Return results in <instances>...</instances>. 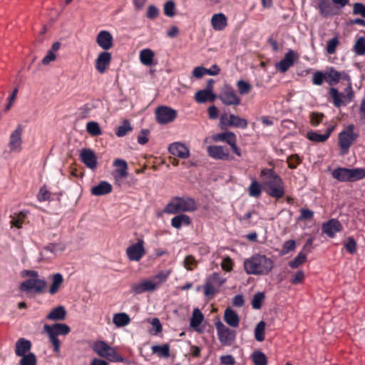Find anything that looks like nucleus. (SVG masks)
<instances>
[{
  "label": "nucleus",
  "instance_id": "1",
  "mask_svg": "<svg viewBox=\"0 0 365 365\" xmlns=\"http://www.w3.org/2000/svg\"><path fill=\"white\" fill-rule=\"evenodd\" d=\"M260 177L267 187V193L272 197L280 199L285 193L284 183L282 178L273 169L264 168L261 170Z\"/></svg>",
  "mask_w": 365,
  "mask_h": 365
},
{
  "label": "nucleus",
  "instance_id": "2",
  "mask_svg": "<svg viewBox=\"0 0 365 365\" xmlns=\"http://www.w3.org/2000/svg\"><path fill=\"white\" fill-rule=\"evenodd\" d=\"M274 262L264 255L256 254L244 262L245 271L247 274L266 275L273 269Z\"/></svg>",
  "mask_w": 365,
  "mask_h": 365
},
{
  "label": "nucleus",
  "instance_id": "3",
  "mask_svg": "<svg viewBox=\"0 0 365 365\" xmlns=\"http://www.w3.org/2000/svg\"><path fill=\"white\" fill-rule=\"evenodd\" d=\"M197 209L195 200L190 197H175L164 207L166 214L194 212Z\"/></svg>",
  "mask_w": 365,
  "mask_h": 365
},
{
  "label": "nucleus",
  "instance_id": "4",
  "mask_svg": "<svg viewBox=\"0 0 365 365\" xmlns=\"http://www.w3.org/2000/svg\"><path fill=\"white\" fill-rule=\"evenodd\" d=\"M21 277H29L28 279L22 282L19 285V289L22 292H30L34 291L36 293L40 294L43 292L46 282L43 279H39L38 272L35 270L24 269L21 272Z\"/></svg>",
  "mask_w": 365,
  "mask_h": 365
},
{
  "label": "nucleus",
  "instance_id": "5",
  "mask_svg": "<svg viewBox=\"0 0 365 365\" xmlns=\"http://www.w3.org/2000/svg\"><path fill=\"white\" fill-rule=\"evenodd\" d=\"M44 331L48 334L50 342L53 346V351L58 353L60 351L61 342L58 336H66L69 334L71 329L66 324L56 323L53 325L45 324L43 326Z\"/></svg>",
  "mask_w": 365,
  "mask_h": 365
},
{
  "label": "nucleus",
  "instance_id": "6",
  "mask_svg": "<svg viewBox=\"0 0 365 365\" xmlns=\"http://www.w3.org/2000/svg\"><path fill=\"white\" fill-rule=\"evenodd\" d=\"M331 175L339 182H355L365 178V169L337 168L332 171Z\"/></svg>",
  "mask_w": 365,
  "mask_h": 365
},
{
  "label": "nucleus",
  "instance_id": "7",
  "mask_svg": "<svg viewBox=\"0 0 365 365\" xmlns=\"http://www.w3.org/2000/svg\"><path fill=\"white\" fill-rule=\"evenodd\" d=\"M354 125L351 124L346 130H343L339 134V145L342 155L348 153L349 148L358 137V135L354 133Z\"/></svg>",
  "mask_w": 365,
  "mask_h": 365
},
{
  "label": "nucleus",
  "instance_id": "8",
  "mask_svg": "<svg viewBox=\"0 0 365 365\" xmlns=\"http://www.w3.org/2000/svg\"><path fill=\"white\" fill-rule=\"evenodd\" d=\"M219 341L222 345L230 346L235 341L236 331L225 326L222 322L215 324Z\"/></svg>",
  "mask_w": 365,
  "mask_h": 365
},
{
  "label": "nucleus",
  "instance_id": "9",
  "mask_svg": "<svg viewBox=\"0 0 365 365\" xmlns=\"http://www.w3.org/2000/svg\"><path fill=\"white\" fill-rule=\"evenodd\" d=\"M220 125L222 128L235 127L241 129L247 128L248 122L246 119L234 114L222 113L220 117Z\"/></svg>",
  "mask_w": 365,
  "mask_h": 365
},
{
  "label": "nucleus",
  "instance_id": "10",
  "mask_svg": "<svg viewBox=\"0 0 365 365\" xmlns=\"http://www.w3.org/2000/svg\"><path fill=\"white\" fill-rule=\"evenodd\" d=\"M212 139L215 142L227 143L230 146L231 150L235 155H237L238 157L242 156V151L237 145V137L234 133L227 131L217 133L212 136Z\"/></svg>",
  "mask_w": 365,
  "mask_h": 365
},
{
  "label": "nucleus",
  "instance_id": "11",
  "mask_svg": "<svg viewBox=\"0 0 365 365\" xmlns=\"http://www.w3.org/2000/svg\"><path fill=\"white\" fill-rule=\"evenodd\" d=\"M23 133L24 127L21 124H18L16 129L11 133L8 143L10 152L20 153L22 150Z\"/></svg>",
  "mask_w": 365,
  "mask_h": 365
},
{
  "label": "nucleus",
  "instance_id": "12",
  "mask_svg": "<svg viewBox=\"0 0 365 365\" xmlns=\"http://www.w3.org/2000/svg\"><path fill=\"white\" fill-rule=\"evenodd\" d=\"M177 111L168 106H161L155 110V118L156 121L159 124H167L174 121L177 118Z\"/></svg>",
  "mask_w": 365,
  "mask_h": 365
},
{
  "label": "nucleus",
  "instance_id": "13",
  "mask_svg": "<svg viewBox=\"0 0 365 365\" xmlns=\"http://www.w3.org/2000/svg\"><path fill=\"white\" fill-rule=\"evenodd\" d=\"M125 252L130 261H140L146 253L144 240L143 239H138L135 243L127 247Z\"/></svg>",
  "mask_w": 365,
  "mask_h": 365
},
{
  "label": "nucleus",
  "instance_id": "14",
  "mask_svg": "<svg viewBox=\"0 0 365 365\" xmlns=\"http://www.w3.org/2000/svg\"><path fill=\"white\" fill-rule=\"evenodd\" d=\"M207 153L209 157L215 160L230 161L233 160L232 155L230 153L227 147L223 145H210L207 148Z\"/></svg>",
  "mask_w": 365,
  "mask_h": 365
},
{
  "label": "nucleus",
  "instance_id": "15",
  "mask_svg": "<svg viewBox=\"0 0 365 365\" xmlns=\"http://www.w3.org/2000/svg\"><path fill=\"white\" fill-rule=\"evenodd\" d=\"M219 99L224 105L237 106L241 103L240 98L231 86H226L220 94Z\"/></svg>",
  "mask_w": 365,
  "mask_h": 365
},
{
  "label": "nucleus",
  "instance_id": "16",
  "mask_svg": "<svg viewBox=\"0 0 365 365\" xmlns=\"http://www.w3.org/2000/svg\"><path fill=\"white\" fill-rule=\"evenodd\" d=\"M326 76L327 82L329 85L334 86L339 83L340 80H342L349 83V89L351 90L350 77L345 71L339 72L334 68H330V69L326 72Z\"/></svg>",
  "mask_w": 365,
  "mask_h": 365
},
{
  "label": "nucleus",
  "instance_id": "17",
  "mask_svg": "<svg viewBox=\"0 0 365 365\" xmlns=\"http://www.w3.org/2000/svg\"><path fill=\"white\" fill-rule=\"evenodd\" d=\"M298 58L297 53L293 50H289L284 58L276 63V68L281 73H285L294 65V59Z\"/></svg>",
  "mask_w": 365,
  "mask_h": 365
},
{
  "label": "nucleus",
  "instance_id": "18",
  "mask_svg": "<svg viewBox=\"0 0 365 365\" xmlns=\"http://www.w3.org/2000/svg\"><path fill=\"white\" fill-rule=\"evenodd\" d=\"M342 225L340 222L336 219H331L324 222L322 227V231L328 237L333 238L336 232L341 230Z\"/></svg>",
  "mask_w": 365,
  "mask_h": 365
},
{
  "label": "nucleus",
  "instance_id": "19",
  "mask_svg": "<svg viewBox=\"0 0 365 365\" xmlns=\"http://www.w3.org/2000/svg\"><path fill=\"white\" fill-rule=\"evenodd\" d=\"M96 43L101 48L106 51L113 46V36L108 31H101L96 36Z\"/></svg>",
  "mask_w": 365,
  "mask_h": 365
},
{
  "label": "nucleus",
  "instance_id": "20",
  "mask_svg": "<svg viewBox=\"0 0 365 365\" xmlns=\"http://www.w3.org/2000/svg\"><path fill=\"white\" fill-rule=\"evenodd\" d=\"M111 53L108 51H103L98 56L95 68L100 73H104L111 62Z\"/></svg>",
  "mask_w": 365,
  "mask_h": 365
},
{
  "label": "nucleus",
  "instance_id": "21",
  "mask_svg": "<svg viewBox=\"0 0 365 365\" xmlns=\"http://www.w3.org/2000/svg\"><path fill=\"white\" fill-rule=\"evenodd\" d=\"M158 283L150 280H143L140 283L132 284L131 290L135 294H142L145 292H153L156 289Z\"/></svg>",
  "mask_w": 365,
  "mask_h": 365
},
{
  "label": "nucleus",
  "instance_id": "22",
  "mask_svg": "<svg viewBox=\"0 0 365 365\" xmlns=\"http://www.w3.org/2000/svg\"><path fill=\"white\" fill-rule=\"evenodd\" d=\"M168 150L170 154L182 159H186L190 156V150L183 143H173L169 145Z\"/></svg>",
  "mask_w": 365,
  "mask_h": 365
},
{
  "label": "nucleus",
  "instance_id": "23",
  "mask_svg": "<svg viewBox=\"0 0 365 365\" xmlns=\"http://www.w3.org/2000/svg\"><path fill=\"white\" fill-rule=\"evenodd\" d=\"M81 160L89 168L93 169L97 165V158L94 152L89 148H83L80 154Z\"/></svg>",
  "mask_w": 365,
  "mask_h": 365
},
{
  "label": "nucleus",
  "instance_id": "24",
  "mask_svg": "<svg viewBox=\"0 0 365 365\" xmlns=\"http://www.w3.org/2000/svg\"><path fill=\"white\" fill-rule=\"evenodd\" d=\"M334 130V126L330 125L324 134H319L316 131L311 130L307 132L306 137L308 140L314 143H324L328 140Z\"/></svg>",
  "mask_w": 365,
  "mask_h": 365
},
{
  "label": "nucleus",
  "instance_id": "25",
  "mask_svg": "<svg viewBox=\"0 0 365 365\" xmlns=\"http://www.w3.org/2000/svg\"><path fill=\"white\" fill-rule=\"evenodd\" d=\"M113 165L116 167L115 181L120 185V180L125 178L128 175V164L125 160L122 159H115L113 161Z\"/></svg>",
  "mask_w": 365,
  "mask_h": 365
},
{
  "label": "nucleus",
  "instance_id": "26",
  "mask_svg": "<svg viewBox=\"0 0 365 365\" xmlns=\"http://www.w3.org/2000/svg\"><path fill=\"white\" fill-rule=\"evenodd\" d=\"M225 322L231 327L237 328L240 324V317L235 311L227 307L224 313Z\"/></svg>",
  "mask_w": 365,
  "mask_h": 365
},
{
  "label": "nucleus",
  "instance_id": "27",
  "mask_svg": "<svg viewBox=\"0 0 365 365\" xmlns=\"http://www.w3.org/2000/svg\"><path fill=\"white\" fill-rule=\"evenodd\" d=\"M211 25L214 30L222 31L227 25V19L224 14H215L212 16Z\"/></svg>",
  "mask_w": 365,
  "mask_h": 365
},
{
  "label": "nucleus",
  "instance_id": "28",
  "mask_svg": "<svg viewBox=\"0 0 365 365\" xmlns=\"http://www.w3.org/2000/svg\"><path fill=\"white\" fill-rule=\"evenodd\" d=\"M31 342L24 338H20L16 342L15 354L18 356H22L31 349Z\"/></svg>",
  "mask_w": 365,
  "mask_h": 365
},
{
  "label": "nucleus",
  "instance_id": "29",
  "mask_svg": "<svg viewBox=\"0 0 365 365\" xmlns=\"http://www.w3.org/2000/svg\"><path fill=\"white\" fill-rule=\"evenodd\" d=\"M111 191L112 185L106 181H101L91 190V194L94 196L105 195L109 194Z\"/></svg>",
  "mask_w": 365,
  "mask_h": 365
},
{
  "label": "nucleus",
  "instance_id": "30",
  "mask_svg": "<svg viewBox=\"0 0 365 365\" xmlns=\"http://www.w3.org/2000/svg\"><path fill=\"white\" fill-rule=\"evenodd\" d=\"M317 8L319 14L324 17L332 16L335 14L334 7L329 0H319Z\"/></svg>",
  "mask_w": 365,
  "mask_h": 365
},
{
  "label": "nucleus",
  "instance_id": "31",
  "mask_svg": "<svg viewBox=\"0 0 365 365\" xmlns=\"http://www.w3.org/2000/svg\"><path fill=\"white\" fill-rule=\"evenodd\" d=\"M191 224L190 217L183 213L175 215L171 219L172 227L176 229H180L182 226H188Z\"/></svg>",
  "mask_w": 365,
  "mask_h": 365
},
{
  "label": "nucleus",
  "instance_id": "32",
  "mask_svg": "<svg viewBox=\"0 0 365 365\" xmlns=\"http://www.w3.org/2000/svg\"><path fill=\"white\" fill-rule=\"evenodd\" d=\"M28 215V211L23 210L19 212H14L11 215L10 224L11 227H15L18 229L22 227Z\"/></svg>",
  "mask_w": 365,
  "mask_h": 365
},
{
  "label": "nucleus",
  "instance_id": "33",
  "mask_svg": "<svg viewBox=\"0 0 365 365\" xmlns=\"http://www.w3.org/2000/svg\"><path fill=\"white\" fill-rule=\"evenodd\" d=\"M151 350L153 354H156L160 358L168 359L170 356V347L168 344L153 345Z\"/></svg>",
  "mask_w": 365,
  "mask_h": 365
},
{
  "label": "nucleus",
  "instance_id": "34",
  "mask_svg": "<svg viewBox=\"0 0 365 365\" xmlns=\"http://www.w3.org/2000/svg\"><path fill=\"white\" fill-rule=\"evenodd\" d=\"M66 312L63 307L59 306L51 311L46 316V319L49 320L60 321L66 318Z\"/></svg>",
  "mask_w": 365,
  "mask_h": 365
},
{
  "label": "nucleus",
  "instance_id": "35",
  "mask_svg": "<svg viewBox=\"0 0 365 365\" xmlns=\"http://www.w3.org/2000/svg\"><path fill=\"white\" fill-rule=\"evenodd\" d=\"M51 279L52 283L48 292L50 294L54 295L58 292L60 287L63 284V278L61 274L56 273L52 276Z\"/></svg>",
  "mask_w": 365,
  "mask_h": 365
},
{
  "label": "nucleus",
  "instance_id": "36",
  "mask_svg": "<svg viewBox=\"0 0 365 365\" xmlns=\"http://www.w3.org/2000/svg\"><path fill=\"white\" fill-rule=\"evenodd\" d=\"M154 56V52L150 48L143 49L140 53V60L145 66H151L153 64Z\"/></svg>",
  "mask_w": 365,
  "mask_h": 365
},
{
  "label": "nucleus",
  "instance_id": "37",
  "mask_svg": "<svg viewBox=\"0 0 365 365\" xmlns=\"http://www.w3.org/2000/svg\"><path fill=\"white\" fill-rule=\"evenodd\" d=\"M225 282V279H222L220 274L213 272L205 279V286L221 287Z\"/></svg>",
  "mask_w": 365,
  "mask_h": 365
},
{
  "label": "nucleus",
  "instance_id": "38",
  "mask_svg": "<svg viewBox=\"0 0 365 365\" xmlns=\"http://www.w3.org/2000/svg\"><path fill=\"white\" fill-rule=\"evenodd\" d=\"M110 346L104 341H96L93 343L92 349L99 356L102 357L105 356L108 349H110Z\"/></svg>",
  "mask_w": 365,
  "mask_h": 365
},
{
  "label": "nucleus",
  "instance_id": "39",
  "mask_svg": "<svg viewBox=\"0 0 365 365\" xmlns=\"http://www.w3.org/2000/svg\"><path fill=\"white\" fill-rule=\"evenodd\" d=\"M195 98L197 102L202 103L207 101H214L215 96L213 93L210 91L201 90L195 93Z\"/></svg>",
  "mask_w": 365,
  "mask_h": 365
},
{
  "label": "nucleus",
  "instance_id": "40",
  "mask_svg": "<svg viewBox=\"0 0 365 365\" xmlns=\"http://www.w3.org/2000/svg\"><path fill=\"white\" fill-rule=\"evenodd\" d=\"M113 322L116 327H121L128 325L130 319L125 313H118L114 314Z\"/></svg>",
  "mask_w": 365,
  "mask_h": 365
},
{
  "label": "nucleus",
  "instance_id": "41",
  "mask_svg": "<svg viewBox=\"0 0 365 365\" xmlns=\"http://www.w3.org/2000/svg\"><path fill=\"white\" fill-rule=\"evenodd\" d=\"M262 185L256 180L253 179L248 187V193L250 197L258 198L262 194Z\"/></svg>",
  "mask_w": 365,
  "mask_h": 365
},
{
  "label": "nucleus",
  "instance_id": "42",
  "mask_svg": "<svg viewBox=\"0 0 365 365\" xmlns=\"http://www.w3.org/2000/svg\"><path fill=\"white\" fill-rule=\"evenodd\" d=\"M103 358L112 362H124V358L117 352L114 347L110 346Z\"/></svg>",
  "mask_w": 365,
  "mask_h": 365
},
{
  "label": "nucleus",
  "instance_id": "43",
  "mask_svg": "<svg viewBox=\"0 0 365 365\" xmlns=\"http://www.w3.org/2000/svg\"><path fill=\"white\" fill-rule=\"evenodd\" d=\"M86 130L92 136H98L102 134L99 124L95 121H91L86 124Z\"/></svg>",
  "mask_w": 365,
  "mask_h": 365
},
{
  "label": "nucleus",
  "instance_id": "44",
  "mask_svg": "<svg viewBox=\"0 0 365 365\" xmlns=\"http://www.w3.org/2000/svg\"><path fill=\"white\" fill-rule=\"evenodd\" d=\"M266 324L264 321H260L255 329V337L257 341H262L264 339V330Z\"/></svg>",
  "mask_w": 365,
  "mask_h": 365
},
{
  "label": "nucleus",
  "instance_id": "45",
  "mask_svg": "<svg viewBox=\"0 0 365 365\" xmlns=\"http://www.w3.org/2000/svg\"><path fill=\"white\" fill-rule=\"evenodd\" d=\"M329 93L330 96L332 98L334 105L336 107L339 108L344 104L341 100V97L344 96L341 93H340L336 88L331 87L329 89Z\"/></svg>",
  "mask_w": 365,
  "mask_h": 365
},
{
  "label": "nucleus",
  "instance_id": "46",
  "mask_svg": "<svg viewBox=\"0 0 365 365\" xmlns=\"http://www.w3.org/2000/svg\"><path fill=\"white\" fill-rule=\"evenodd\" d=\"M307 260L306 253L300 252L297 257L289 262V266L292 269L298 268L301 264L304 263Z\"/></svg>",
  "mask_w": 365,
  "mask_h": 365
},
{
  "label": "nucleus",
  "instance_id": "47",
  "mask_svg": "<svg viewBox=\"0 0 365 365\" xmlns=\"http://www.w3.org/2000/svg\"><path fill=\"white\" fill-rule=\"evenodd\" d=\"M203 319L204 317L202 312L198 309H194L190 320L191 327L194 328L197 327L202 323Z\"/></svg>",
  "mask_w": 365,
  "mask_h": 365
},
{
  "label": "nucleus",
  "instance_id": "48",
  "mask_svg": "<svg viewBox=\"0 0 365 365\" xmlns=\"http://www.w3.org/2000/svg\"><path fill=\"white\" fill-rule=\"evenodd\" d=\"M133 128L128 120H125L122 125H120L116 128L115 135L118 137H123L127 135L129 131H131Z\"/></svg>",
  "mask_w": 365,
  "mask_h": 365
},
{
  "label": "nucleus",
  "instance_id": "49",
  "mask_svg": "<svg viewBox=\"0 0 365 365\" xmlns=\"http://www.w3.org/2000/svg\"><path fill=\"white\" fill-rule=\"evenodd\" d=\"M37 359L36 356L34 353L29 352L21 356L19 361L20 365H36Z\"/></svg>",
  "mask_w": 365,
  "mask_h": 365
},
{
  "label": "nucleus",
  "instance_id": "50",
  "mask_svg": "<svg viewBox=\"0 0 365 365\" xmlns=\"http://www.w3.org/2000/svg\"><path fill=\"white\" fill-rule=\"evenodd\" d=\"M198 262L192 255H187L183 260V266L188 271H192L197 268Z\"/></svg>",
  "mask_w": 365,
  "mask_h": 365
},
{
  "label": "nucleus",
  "instance_id": "51",
  "mask_svg": "<svg viewBox=\"0 0 365 365\" xmlns=\"http://www.w3.org/2000/svg\"><path fill=\"white\" fill-rule=\"evenodd\" d=\"M236 86L240 95L248 94L252 90L251 84L244 80H239Z\"/></svg>",
  "mask_w": 365,
  "mask_h": 365
},
{
  "label": "nucleus",
  "instance_id": "52",
  "mask_svg": "<svg viewBox=\"0 0 365 365\" xmlns=\"http://www.w3.org/2000/svg\"><path fill=\"white\" fill-rule=\"evenodd\" d=\"M344 246L346 249V250L351 254L354 255L356 253L357 250V245L356 240L352 237H349L346 240L344 243Z\"/></svg>",
  "mask_w": 365,
  "mask_h": 365
},
{
  "label": "nucleus",
  "instance_id": "53",
  "mask_svg": "<svg viewBox=\"0 0 365 365\" xmlns=\"http://www.w3.org/2000/svg\"><path fill=\"white\" fill-rule=\"evenodd\" d=\"M252 361L255 365H267V364L265 354L259 351L253 353Z\"/></svg>",
  "mask_w": 365,
  "mask_h": 365
},
{
  "label": "nucleus",
  "instance_id": "54",
  "mask_svg": "<svg viewBox=\"0 0 365 365\" xmlns=\"http://www.w3.org/2000/svg\"><path fill=\"white\" fill-rule=\"evenodd\" d=\"M264 294L263 292L256 293L252 300V307L253 309H259L262 307V302L264 299Z\"/></svg>",
  "mask_w": 365,
  "mask_h": 365
},
{
  "label": "nucleus",
  "instance_id": "55",
  "mask_svg": "<svg viewBox=\"0 0 365 365\" xmlns=\"http://www.w3.org/2000/svg\"><path fill=\"white\" fill-rule=\"evenodd\" d=\"M324 118V115L322 113L319 112H312L310 113V124L314 126H318L323 120Z\"/></svg>",
  "mask_w": 365,
  "mask_h": 365
},
{
  "label": "nucleus",
  "instance_id": "56",
  "mask_svg": "<svg viewBox=\"0 0 365 365\" xmlns=\"http://www.w3.org/2000/svg\"><path fill=\"white\" fill-rule=\"evenodd\" d=\"M354 51L357 55H365V38L360 37L354 44Z\"/></svg>",
  "mask_w": 365,
  "mask_h": 365
},
{
  "label": "nucleus",
  "instance_id": "57",
  "mask_svg": "<svg viewBox=\"0 0 365 365\" xmlns=\"http://www.w3.org/2000/svg\"><path fill=\"white\" fill-rule=\"evenodd\" d=\"M175 4L173 1L170 0L164 4L163 11L165 16L173 17L175 16Z\"/></svg>",
  "mask_w": 365,
  "mask_h": 365
},
{
  "label": "nucleus",
  "instance_id": "58",
  "mask_svg": "<svg viewBox=\"0 0 365 365\" xmlns=\"http://www.w3.org/2000/svg\"><path fill=\"white\" fill-rule=\"evenodd\" d=\"M220 287H213V286H205L203 285V291L204 295L209 299L214 298L217 293L219 292V289Z\"/></svg>",
  "mask_w": 365,
  "mask_h": 365
},
{
  "label": "nucleus",
  "instance_id": "59",
  "mask_svg": "<svg viewBox=\"0 0 365 365\" xmlns=\"http://www.w3.org/2000/svg\"><path fill=\"white\" fill-rule=\"evenodd\" d=\"M324 81H327L326 73L317 71L313 74L312 83L314 85L321 86Z\"/></svg>",
  "mask_w": 365,
  "mask_h": 365
},
{
  "label": "nucleus",
  "instance_id": "60",
  "mask_svg": "<svg viewBox=\"0 0 365 365\" xmlns=\"http://www.w3.org/2000/svg\"><path fill=\"white\" fill-rule=\"evenodd\" d=\"M296 248V242L293 240H289L286 242L282 245V248L281 250L282 255H287L289 252L294 250Z\"/></svg>",
  "mask_w": 365,
  "mask_h": 365
},
{
  "label": "nucleus",
  "instance_id": "61",
  "mask_svg": "<svg viewBox=\"0 0 365 365\" xmlns=\"http://www.w3.org/2000/svg\"><path fill=\"white\" fill-rule=\"evenodd\" d=\"M287 161L290 169H296L297 165L302 163V160L297 154L291 155L287 158Z\"/></svg>",
  "mask_w": 365,
  "mask_h": 365
},
{
  "label": "nucleus",
  "instance_id": "62",
  "mask_svg": "<svg viewBox=\"0 0 365 365\" xmlns=\"http://www.w3.org/2000/svg\"><path fill=\"white\" fill-rule=\"evenodd\" d=\"M51 194L46 189L45 186L41 187L37 195V199L40 202L49 201L51 200Z\"/></svg>",
  "mask_w": 365,
  "mask_h": 365
},
{
  "label": "nucleus",
  "instance_id": "63",
  "mask_svg": "<svg viewBox=\"0 0 365 365\" xmlns=\"http://www.w3.org/2000/svg\"><path fill=\"white\" fill-rule=\"evenodd\" d=\"M339 43V41L338 37H336V36L329 40L327 43V53L329 54L334 53Z\"/></svg>",
  "mask_w": 365,
  "mask_h": 365
},
{
  "label": "nucleus",
  "instance_id": "64",
  "mask_svg": "<svg viewBox=\"0 0 365 365\" xmlns=\"http://www.w3.org/2000/svg\"><path fill=\"white\" fill-rule=\"evenodd\" d=\"M206 74H212L207 68L202 66L195 67L192 71V76L196 78H201Z\"/></svg>",
  "mask_w": 365,
  "mask_h": 365
}]
</instances>
